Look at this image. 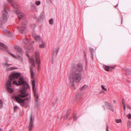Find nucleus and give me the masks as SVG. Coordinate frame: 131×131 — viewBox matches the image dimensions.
<instances>
[{
	"label": "nucleus",
	"mask_w": 131,
	"mask_h": 131,
	"mask_svg": "<svg viewBox=\"0 0 131 131\" xmlns=\"http://www.w3.org/2000/svg\"><path fill=\"white\" fill-rule=\"evenodd\" d=\"M101 87L105 91H106L107 90V89L105 88L103 85H102Z\"/></svg>",
	"instance_id": "36"
},
{
	"label": "nucleus",
	"mask_w": 131,
	"mask_h": 131,
	"mask_svg": "<svg viewBox=\"0 0 131 131\" xmlns=\"http://www.w3.org/2000/svg\"><path fill=\"white\" fill-rule=\"evenodd\" d=\"M13 84H16L17 86H19V83H17V82L16 81H13Z\"/></svg>",
	"instance_id": "27"
},
{
	"label": "nucleus",
	"mask_w": 131,
	"mask_h": 131,
	"mask_svg": "<svg viewBox=\"0 0 131 131\" xmlns=\"http://www.w3.org/2000/svg\"><path fill=\"white\" fill-rule=\"evenodd\" d=\"M103 107L104 108V110H105V106L103 105Z\"/></svg>",
	"instance_id": "48"
},
{
	"label": "nucleus",
	"mask_w": 131,
	"mask_h": 131,
	"mask_svg": "<svg viewBox=\"0 0 131 131\" xmlns=\"http://www.w3.org/2000/svg\"><path fill=\"white\" fill-rule=\"evenodd\" d=\"M18 108V107L17 106H14V108L15 111L16 109H17Z\"/></svg>",
	"instance_id": "39"
},
{
	"label": "nucleus",
	"mask_w": 131,
	"mask_h": 131,
	"mask_svg": "<svg viewBox=\"0 0 131 131\" xmlns=\"http://www.w3.org/2000/svg\"><path fill=\"white\" fill-rule=\"evenodd\" d=\"M114 103H115V102H116V101H115L114 100Z\"/></svg>",
	"instance_id": "53"
},
{
	"label": "nucleus",
	"mask_w": 131,
	"mask_h": 131,
	"mask_svg": "<svg viewBox=\"0 0 131 131\" xmlns=\"http://www.w3.org/2000/svg\"><path fill=\"white\" fill-rule=\"evenodd\" d=\"M4 31L6 34H7L8 36H9L10 37H12V33L10 32L9 31L7 30V29H5L4 30Z\"/></svg>",
	"instance_id": "18"
},
{
	"label": "nucleus",
	"mask_w": 131,
	"mask_h": 131,
	"mask_svg": "<svg viewBox=\"0 0 131 131\" xmlns=\"http://www.w3.org/2000/svg\"><path fill=\"white\" fill-rule=\"evenodd\" d=\"M18 82L19 85H22V88L20 90V92L21 94H25L28 89L29 88V86L27 82L22 77H20L19 79Z\"/></svg>",
	"instance_id": "3"
},
{
	"label": "nucleus",
	"mask_w": 131,
	"mask_h": 131,
	"mask_svg": "<svg viewBox=\"0 0 131 131\" xmlns=\"http://www.w3.org/2000/svg\"><path fill=\"white\" fill-rule=\"evenodd\" d=\"M88 87V85H84L81 88V90H84L86 88H87Z\"/></svg>",
	"instance_id": "24"
},
{
	"label": "nucleus",
	"mask_w": 131,
	"mask_h": 131,
	"mask_svg": "<svg viewBox=\"0 0 131 131\" xmlns=\"http://www.w3.org/2000/svg\"><path fill=\"white\" fill-rule=\"evenodd\" d=\"M21 75L20 73L16 72L12 73L9 76V79L8 80L6 83V88L8 91L10 93H13V89L11 87V82L15 78L17 79L19 78Z\"/></svg>",
	"instance_id": "2"
},
{
	"label": "nucleus",
	"mask_w": 131,
	"mask_h": 131,
	"mask_svg": "<svg viewBox=\"0 0 131 131\" xmlns=\"http://www.w3.org/2000/svg\"><path fill=\"white\" fill-rule=\"evenodd\" d=\"M26 54L27 56L28 57V54H27V53H26Z\"/></svg>",
	"instance_id": "51"
},
{
	"label": "nucleus",
	"mask_w": 131,
	"mask_h": 131,
	"mask_svg": "<svg viewBox=\"0 0 131 131\" xmlns=\"http://www.w3.org/2000/svg\"><path fill=\"white\" fill-rule=\"evenodd\" d=\"M73 119L75 121L78 118L75 115H73Z\"/></svg>",
	"instance_id": "33"
},
{
	"label": "nucleus",
	"mask_w": 131,
	"mask_h": 131,
	"mask_svg": "<svg viewBox=\"0 0 131 131\" xmlns=\"http://www.w3.org/2000/svg\"><path fill=\"white\" fill-rule=\"evenodd\" d=\"M123 107L124 110L125 111L126 109L125 105H124V106H123Z\"/></svg>",
	"instance_id": "45"
},
{
	"label": "nucleus",
	"mask_w": 131,
	"mask_h": 131,
	"mask_svg": "<svg viewBox=\"0 0 131 131\" xmlns=\"http://www.w3.org/2000/svg\"><path fill=\"white\" fill-rule=\"evenodd\" d=\"M28 93H26L24 94H19L17 96L13 95L12 97L13 99H15L16 102L18 103L21 106L23 107L25 103V102L24 101V100L22 99L21 98H24L26 97L28 95Z\"/></svg>",
	"instance_id": "4"
},
{
	"label": "nucleus",
	"mask_w": 131,
	"mask_h": 131,
	"mask_svg": "<svg viewBox=\"0 0 131 131\" xmlns=\"http://www.w3.org/2000/svg\"><path fill=\"white\" fill-rule=\"evenodd\" d=\"M76 96L77 98H81L82 97V95L81 93H80L77 94L76 95Z\"/></svg>",
	"instance_id": "23"
},
{
	"label": "nucleus",
	"mask_w": 131,
	"mask_h": 131,
	"mask_svg": "<svg viewBox=\"0 0 131 131\" xmlns=\"http://www.w3.org/2000/svg\"><path fill=\"white\" fill-rule=\"evenodd\" d=\"M115 67L113 66H106L104 68V69L105 70L107 71H110V69H114Z\"/></svg>",
	"instance_id": "17"
},
{
	"label": "nucleus",
	"mask_w": 131,
	"mask_h": 131,
	"mask_svg": "<svg viewBox=\"0 0 131 131\" xmlns=\"http://www.w3.org/2000/svg\"><path fill=\"white\" fill-rule=\"evenodd\" d=\"M127 107L130 109H131V107L129 105L127 106Z\"/></svg>",
	"instance_id": "44"
},
{
	"label": "nucleus",
	"mask_w": 131,
	"mask_h": 131,
	"mask_svg": "<svg viewBox=\"0 0 131 131\" xmlns=\"http://www.w3.org/2000/svg\"><path fill=\"white\" fill-rule=\"evenodd\" d=\"M43 15L42 14V15H40V17L41 18H42V16H43Z\"/></svg>",
	"instance_id": "46"
},
{
	"label": "nucleus",
	"mask_w": 131,
	"mask_h": 131,
	"mask_svg": "<svg viewBox=\"0 0 131 131\" xmlns=\"http://www.w3.org/2000/svg\"><path fill=\"white\" fill-rule=\"evenodd\" d=\"M23 42L25 44H27L29 43V41L26 38H24L23 40Z\"/></svg>",
	"instance_id": "22"
},
{
	"label": "nucleus",
	"mask_w": 131,
	"mask_h": 131,
	"mask_svg": "<svg viewBox=\"0 0 131 131\" xmlns=\"http://www.w3.org/2000/svg\"><path fill=\"white\" fill-rule=\"evenodd\" d=\"M105 105L107 106V108L108 109L113 111H114L112 106L111 105L110 103L106 101H105Z\"/></svg>",
	"instance_id": "13"
},
{
	"label": "nucleus",
	"mask_w": 131,
	"mask_h": 131,
	"mask_svg": "<svg viewBox=\"0 0 131 131\" xmlns=\"http://www.w3.org/2000/svg\"><path fill=\"white\" fill-rule=\"evenodd\" d=\"M34 117H32V114H31L30 122L29 126V131L31 130L34 126Z\"/></svg>",
	"instance_id": "9"
},
{
	"label": "nucleus",
	"mask_w": 131,
	"mask_h": 131,
	"mask_svg": "<svg viewBox=\"0 0 131 131\" xmlns=\"http://www.w3.org/2000/svg\"><path fill=\"white\" fill-rule=\"evenodd\" d=\"M49 23L51 25H53V19L52 18L51 19L49 20Z\"/></svg>",
	"instance_id": "26"
},
{
	"label": "nucleus",
	"mask_w": 131,
	"mask_h": 131,
	"mask_svg": "<svg viewBox=\"0 0 131 131\" xmlns=\"http://www.w3.org/2000/svg\"><path fill=\"white\" fill-rule=\"evenodd\" d=\"M7 1L11 4L13 8L16 9L18 7L17 4L13 0H7Z\"/></svg>",
	"instance_id": "11"
},
{
	"label": "nucleus",
	"mask_w": 131,
	"mask_h": 131,
	"mask_svg": "<svg viewBox=\"0 0 131 131\" xmlns=\"http://www.w3.org/2000/svg\"><path fill=\"white\" fill-rule=\"evenodd\" d=\"M8 64H8L7 62H6V64H5V65L6 66H8Z\"/></svg>",
	"instance_id": "47"
},
{
	"label": "nucleus",
	"mask_w": 131,
	"mask_h": 131,
	"mask_svg": "<svg viewBox=\"0 0 131 131\" xmlns=\"http://www.w3.org/2000/svg\"><path fill=\"white\" fill-rule=\"evenodd\" d=\"M32 35L33 37L36 41H38L41 40V38L40 36L34 35V33H32Z\"/></svg>",
	"instance_id": "15"
},
{
	"label": "nucleus",
	"mask_w": 131,
	"mask_h": 131,
	"mask_svg": "<svg viewBox=\"0 0 131 131\" xmlns=\"http://www.w3.org/2000/svg\"><path fill=\"white\" fill-rule=\"evenodd\" d=\"M94 50H93L92 49H91L90 51L91 52L92 54V59L93 58V52H94Z\"/></svg>",
	"instance_id": "37"
},
{
	"label": "nucleus",
	"mask_w": 131,
	"mask_h": 131,
	"mask_svg": "<svg viewBox=\"0 0 131 131\" xmlns=\"http://www.w3.org/2000/svg\"><path fill=\"white\" fill-rule=\"evenodd\" d=\"M59 50V49L58 48L56 49L53 50V54H52V60L53 59L54 57L55 56H56L57 55V54L58 53Z\"/></svg>",
	"instance_id": "14"
},
{
	"label": "nucleus",
	"mask_w": 131,
	"mask_h": 131,
	"mask_svg": "<svg viewBox=\"0 0 131 131\" xmlns=\"http://www.w3.org/2000/svg\"><path fill=\"white\" fill-rule=\"evenodd\" d=\"M4 10L2 12V16L0 18V27H1L3 24L5 23L7 20V12L5 7H4Z\"/></svg>",
	"instance_id": "6"
},
{
	"label": "nucleus",
	"mask_w": 131,
	"mask_h": 131,
	"mask_svg": "<svg viewBox=\"0 0 131 131\" xmlns=\"http://www.w3.org/2000/svg\"><path fill=\"white\" fill-rule=\"evenodd\" d=\"M33 67L30 66V73L31 76V78L34 79V76L35 74L34 73L33 70Z\"/></svg>",
	"instance_id": "16"
},
{
	"label": "nucleus",
	"mask_w": 131,
	"mask_h": 131,
	"mask_svg": "<svg viewBox=\"0 0 131 131\" xmlns=\"http://www.w3.org/2000/svg\"><path fill=\"white\" fill-rule=\"evenodd\" d=\"M16 13L19 19H24L25 17L24 14L20 10H17L16 11Z\"/></svg>",
	"instance_id": "10"
},
{
	"label": "nucleus",
	"mask_w": 131,
	"mask_h": 131,
	"mask_svg": "<svg viewBox=\"0 0 131 131\" xmlns=\"http://www.w3.org/2000/svg\"><path fill=\"white\" fill-rule=\"evenodd\" d=\"M3 101L2 100H0V108L2 107L3 106Z\"/></svg>",
	"instance_id": "29"
},
{
	"label": "nucleus",
	"mask_w": 131,
	"mask_h": 131,
	"mask_svg": "<svg viewBox=\"0 0 131 131\" xmlns=\"http://www.w3.org/2000/svg\"><path fill=\"white\" fill-rule=\"evenodd\" d=\"M9 54H10V55L12 56L13 58H17L16 56L13 54V53H11L10 52H9Z\"/></svg>",
	"instance_id": "28"
},
{
	"label": "nucleus",
	"mask_w": 131,
	"mask_h": 131,
	"mask_svg": "<svg viewBox=\"0 0 131 131\" xmlns=\"http://www.w3.org/2000/svg\"><path fill=\"white\" fill-rule=\"evenodd\" d=\"M70 125V124L68 123L67 124V126H68V125Z\"/></svg>",
	"instance_id": "50"
},
{
	"label": "nucleus",
	"mask_w": 131,
	"mask_h": 131,
	"mask_svg": "<svg viewBox=\"0 0 131 131\" xmlns=\"http://www.w3.org/2000/svg\"><path fill=\"white\" fill-rule=\"evenodd\" d=\"M39 103H37L36 105V106L37 107H38L39 106Z\"/></svg>",
	"instance_id": "43"
},
{
	"label": "nucleus",
	"mask_w": 131,
	"mask_h": 131,
	"mask_svg": "<svg viewBox=\"0 0 131 131\" xmlns=\"http://www.w3.org/2000/svg\"><path fill=\"white\" fill-rule=\"evenodd\" d=\"M129 122H130L131 123V121H130L129 120L128 121Z\"/></svg>",
	"instance_id": "52"
},
{
	"label": "nucleus",
	"mask_w": 131,
	"mask_h": 131,
	"mask_svg": "<svg viewBox=\"0 0 131 131\" xmlns=\"http://www.w3.org/2000/svg\"><path fill=\"white\" fill-rule=\"evenodd\" d=\"M31 27L32 28H35V25L34 24H31L30 25Z\"/></svg>",
	"instance_id": "31"
},
{
	"label": "nucleus",
	"mask_w": 131,
	"mask_h": 131,
	"mask_svg": "<svg viewBox=\"0 0 131 131\" xmlns=\"http://www.w3.org/2000/svg\"><path fill=\"white\" fill-rule=\"evenodd\" d=\"M83 69L82 64L78 63L75 65H73L71 67L70 73L68 77L70 84L71 86L74 87V82L78 83L81 80L82 77L81 72Z\"/></svg>",
	"instance_id": "1"
},
{
	"label": "nucleus",
	"mask_w": 131,
	"mask_h": 131,
	"mask_svg": "<svg viewBox=\"0 0 131 131\" xmlns=\"http://www.w3.org/2000/svg\"><path fill=\"white\" fill-rule=\"evenodd\" d=\"M0 46H1L5 48V51H7L8 50V47L5 45L4 44V43L2 42H0Z\"/></svg>",
	"instance_id": "19"
},
{
	"label": "nucleus",
	"mask_w": 131,
	"mask_h": 131,
	"mask_svg": "<svg viewBox=\"0 0 131 131\" xmlns=\"http://www.w3.org/2000/svg\"><path fill=\"white\" fill-rule=\"evenodd\" d=\"M109 127L107 125H106V131H108L109 130Z\"/></svg>",
	"instance_id": "40"
},
{
	"label": "nucleus",
	"mask_w": 131,
	"mask_h": 131,
	"mask_svg": "<svg viewBox=\"0 0 131 131\" xmlns=\"http://www.w3.org/2000/svg\"><path fill=\"white\" fill-rule=\"evenodd\" d=\"M32 90L34 93V95L35 97H36V101L37 102L38 101V94L36 93V90L35 89V81L33 80L32 81Z\"/></svg>",
	"instance_id": "8"
},
{
	"label": "nucleus",
	"mask_w": 131,
	"mask_h": 131,
	"mask_svg": "<svg viewBox=\"0 0 131 131\" xmlns=\"http://www.w3.org/2000/svg\"><path fill=\"white\" fill-rule=\"evenodd\" d=\"M126 74L127 75H129L131 73V70L130 69H127L126 70Z\"/></svg>",
	"instance_id": "21"
},
{
	"label": "nucleus",
	"mask_w": 131,
	"mask_h": 131,
	"mask_svg": "<svg viewBox=\"0 0 131 131\" xmlns=\"http://www.w3.org/2000/svg\"><path fill=\"white\" fill-rule=\"evenodd\" d=\"M15 69V68L13 67H12L8 69L9 70H12Z\"/></svg>",
	"instance_id": "38"
},
{
	"label": "nucleus",
	"mask_w": 131,
	"mask_h": 131,
	"mask_svg": "<svg viewBox=\"0 0 131 131\" xmlns=\"http://www.w3.org/2000/svg\"><path fill=\"white\" fill-rule=\"evenodd\" d=\"M29 99H31V96H29Z\"/></svg>",
	"instance_id": "49"
},
{
	"label": "nucleus",
	"mask_w": 131,
	"mask_h": 131,
	"mask_svg": "<svg viewBox=\"0 0 131 131\" xmlns=\"http://www.w3.org/2000/svg\"><path fill=\"white\" fill-rule=\"evenodd\" d=\"M70 113V110L68 111L66 113V115L63 116V118L64 119H66L68 117Z\"/></svg>",
	"instance_id": "20"
},
{
	"label": "nucleus",
	"mask_w": 131,
	"mask_h": 131,
	"mask_svg": "<svg viewBox=\"0 0 131 131\" xmlns=\"http://www.w3.org/2000/svg\"><path fill=\"white\" fill-rule=\"evenodd\" d=\"M121 121L122 120L121 119H116V122L117 123H120L121 122Z\"/></svg>",
	"instance_id": "30"
},
{
	"label": "nucleus",
	"mask_w": 131,
	"mask_h": 131,
	"mask_svg": "<svg viewBox=\"0 0 131 131\" xmlns=\"http://www.w3.org/2000/svg\"><path fill=\"white\" fill-rule=\"evenodd\" d=\"M127 117L128 119H131V114H129L127 115Z\"/></svg>",
	"instance_id": "32"
},
{
	"label": "nucleus",
	"mask_w": 131,
	"mask_h": 131,
	"mask_svg": "<svg viewBox=\"0 0 131 131\" xmlns=\"http://www.w3.org/2000/svg\"><path fill=\"white\" fill-rule=\"evenodd\" d=\"M15 49L17 51V53L19 54H22L23 52L22 49L18 46L17 45H15Z\"/></svg>",
	"instance_id": "12"
},
{
	"label": "nucleus",
	"mask_w": 131,
	"mask_h": 131,
	"mask_svg": "<svg viewBox=\"0 0 131 131\" xmlns=\"http://www.w3.org/2000/svg\"><path fill=\"white\" fill-rule=\"evenodd\" d=\"M39 53L38 51L36 52L35 56H33L31 58H29L30 62L31 64L34 67L35 66V58L36 62L38 65V67L40 66V61L39 57ZM38 70H39V68H38Z\"/></svg>",
	"instance_id": "5"
},
{
	"label": "nucleus",
	"mask_w": 131,
	"mask_h": 131,
	"mask_svg": "<svg viewBox=\"0 0 131 131\" xmlns=\"http://www.w3.org/2000/svg\"><path fill=\"white\" fill-rule=\"evenodd\" d=\"M27 24V22L25 20H23L21 23V25L20 27H18V28L22 34L25 32V30Z\"/></svg>",
	"instance_id": "7"
},
{
	"label": "nucleus",
	"mask_w": 131,
	"mask_h": 131,
	"mask_svg": "<svg viewBox=\"0 0 131 131\" xmlns=\"http://www.w3.org/2000/svg\"><path fill=\"white\" fill-rule=\"evenodd\" d=\"M127 124V125L128 128H129L131 127V123L129 122L128 121Z\"/></svg>",
	"instance_id": "25"
},
{
	"label": "nucleus",
	"mask_w": 131,
	"mask_h": 131,
	"mask_svg": "<svg viewBox=\"0 0 131 131\" xmlns=\"http://www.w3.org/2000/svg\"><path fill=\"white\" fill-rule=\"evenodd\" d=\"M23 99L24 100V101H25L26 100H29V98H28L27 97V98H26Z\"/></svg>",
	"instance_id": "42"
},
{
	"label": "nucleus",
	"mask_w": 131,
	"mask_h": 131,
	"mask_svg": "<svg viewBox=\"0 0 131 131\" xmlns=\"http://www.w3.org/2000/svg\"><path fill=\"white\" fill-rule=\"evenodd\" d=\"M40 4V2L39 1H37L36 2V4L37 5H39Z\"/></svg>",
	"instance_id": "35"
},
{
	"label": "nucleus",
	"mask_w": 131,
	"mask_h": 131,
	"mask_svg": "<svg viewBox=\"0 0 131 131\" xmlns=\"http://www.w3.org/2000/svg\"><path fill=\"white\" fill-rule=\"evenodd\" d=\"M122 103L123 104V106H124V105H125V103L124 102V100H122Z\"/></svg>",
	"instance_id": "41"
},
{
	"label": "nucleus",
	"mask_w": 131,
	"mask_h": 131,
	"mask_svg": "<svg viewBox=\"0 0 131 131\" xmlns=\"http://www.w3.org/2000/svg\"><path fill=\"white\" fill-rule=\"evenodd\" d=\"M1 130V128H0V131Z\"/></svg>",
	"instance_id": "54"
},
{
	"label": "nucleus",
	"mask_w": 131,
	"mask_h": 131,
	"mask_svg": "<svg viewBox=\"0 0 131 131\" xmlns=\"http://www.w3.org/2000/svg\"><path fill=\"white\" fill-rule=\"evenodd\" d=\"M45 46V45L43 43L42 44L40 45L39 47L40 48H43Z\"/></svg>",
	"instance_id": "34"
}]
</instances>
